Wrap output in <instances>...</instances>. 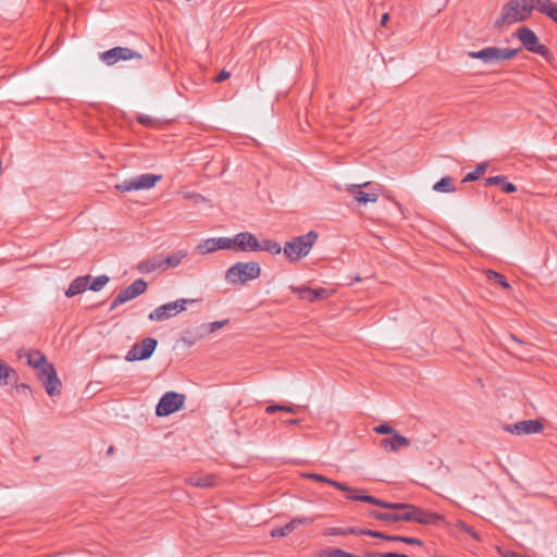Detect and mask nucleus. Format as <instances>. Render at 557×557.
<instances>
[{"instance_id":"nucleus-36","label":"nucleus","mask_w":557,"mask_h":557,"mask_svg":"<svg viewBox=\"0 0 557 557\" xmlns=\"http://www.w3.org/2000/svg\"><path fill=\"white\" fill-rule=\"evenodd\" d=\"M487 163L483 162V163H480L476 165L475 170L472 171V172H469L463 178H462V183H468V182H474V181H478L480 175L484 174L486 169H487Z\"/></svg>"},{"instance_id":"nucleus-17","label":"nucleus","mask_w":557,"mask_h":557,"mask_svg":"<svg viewBox=\"0 0 557 557\" xmlns=\"http://www.w3.org/2000/svg\"><path fill=\"white\" fill-rule=\"evenodd\" d=\"M369 183L359 185H349L347 190L354 194L355 200L360 205H367L368 202H376L379 195L375 193H366L360 190L361 187L368 186Z\"/></svg>"},{"instance_id":"nucleus-3","label":"nucleus","mask_w":557,"mask_h":557,"mask_svg":"<svg viewBox=\"0 0 557 557\" xmlns=\"http://www.w3.org/2000/svg\"><path fill=\"white\" fill-rule=\"evenodd\" d=\"M261 275V267L257 261L236 262L225 272V281L231 285H245Z\"/></svg>"},{"instance_id":"nucleus-15","label":"nucleus","mask_w":557,"mask_h":557,"mask_svg":"<svg viewBox=\"0 0 557 557\" xmlns=\"http://www.w3.org/2000/svg\"><path fill=\"white\" fill-rule=\"evenodd\" d=\"M148 284L144 278L135 280L129 286L121 290L117 295L119 302H127L147 290Z\"/></svg>"},{"instance_id":"nucleus-34","label":"nucleus","mask_w":557,"mask_h":557,"mask_svg":"<svg viewBox=\"0 0 557 557\" xmlns=\"http://www.w3.org/2000/svg\"><path fill=\"white\" fill-rule=\"evenodd\" d=\"M110 281V277L107 274H101L95 278L91 277L87 289H90L92 292H99Z\"/></svg>"},{"instance_id":"nucleus-33","label":"nucleus","mask_w":557,"mask_h":557,"mask_svg":"<svg viewBox=\"0 0 557 557\" xmlns=\"http://www.w3.org/2000/svg\"><path fill=\"white\" fill-rule=\"evenodd\" d=\"M399 513V520L406 522H416L418 513H420V507L408 504L407 508Z\"/></svg>"},{"instance_id":"nucleus-25","label":"nucleus","mask_w":557,"mask_h":557,"mask_svg":"<svg viewBox=\"0 0 557 557\" xmlns=\"http://www.w3.org/2000/svg\"><path fill=\"white\" fill-rule=\"evenodd\" d=\"M137 270L140 273H145V274L151 273V272H153L156 270H161L162 271L161 253L157 255V256H153L150 259L140 261L137 264Z\"/></svg>"},{"instance_id":"nucleus-59","label":"nucleus","mask_w":557,"mask_h":557,"mask_svg":"<svg viewBox=\"0 0 557 557\" xmlns=\"http://www.w3.org/2000/svg\"><path fill=\"white\" fill-rule=\"evenodd\" d=\"M123 302H119L117 301V296L113 299V301L111 302V306H110V311H113L116 307H119L120 305H122Z\"/></svg>"},{"instance_id":"nucleus-8","label":"nucleus","mask_w":557,"mask_h":557,"mask_svg":"<svg viewBox=\"0 0 557 557\" xmlns=\"http://www.w3.org/2000/svg\"><path fill=\"white\" fill-rule=\"evenodd\" d=\"M195 301V299L180 298L175 301L161 305L149 313L148 319L150 321L168 320L186 310L187 304H193Z\"/></svg>"},{"instance_id":"nucleus-37","label":"nucleus","mask_w":557,"mask_h":557,"mask_svg":"<svg viewBox=\"0 0 557 557\" xmlns=\"http://www.w3.org/2000/svg\"><path fill=\"white\" fill-rule=\"evenodd\" d=\"M486 276L488 280H492L494 281L496 284L500 285L504 289H509L510 288V284L508 283L507 278L505 275L498 273V272H495L493 270H487L486 271Z\"/></svg>"},{"instance_id":"nucleus-57","label":"nucleus","mask_w":557,"mask_h":557,"mask_svg":"<svg viewBox=\"0 0 557 557\" xmlns=\"http://www.w3.org/2000/svg\"><path fill=\"white\" fill-rule=\"evenodd\" d=\"M388 20H389V14H388V13H384V14L381 16V22H380V24H381L382 26H385V25L387 24Z\"/></svg>"},{"instance_id":"nucleus-50","label":"nucleus","mask_w":557,"mask_h":557,"mask_svg":"<svg viewBox=\"0 0 557 557\" xmlns=\"http://www.w3.org/2000/svg\"><path fill=\"white\" fill-rule=\"evenodd\" d=\"M138 123H140L144 126H151L154 122L153 117L149 115H139L137 117Z\"/></svg>"},{"instance_id":"nucleus-13","label":"nucleus","mask_w":557,"mask_h":557,"mask_svg":"<svg viewBox=\"0 0 557 557\" xmlns=\"http://www.w3.org/2000/svg\"><path fill=\"white\" fill-rule=\"evenodd\" d=\"M235 251L256 252L259 248V239L250 232H240L234 235Z\"/></svg>"},{"instance_id":"nucleus-63","label":"nucleus","mask_w":557,"mask_h":557,"mask_svg":"<svg viewBox=\"0 0 557 557\" xmlns=\"http://www.w3.org/2000/svg\"><path fill=\"white\" fill-rule=\"evenodd\" d=\"M405 557H410V556H408V555H405Z\"/></svg>"},{"instance_id":"nucleus-29","label":"nucleus","mask_w":557,"mask_h":557,"mask_svg":"<svg viewBox=\"0 0 557 557\" xmlns=\"http://www.w3.org/2000/svg\"><path fill=\"white\" fill-rule=\"evenodd\" d=\"M302 409L300 405H281V404H271L265 407V413L273 414L277 411L287 412V413H298Z\"/></svg>"},{"instance_id":"nucleus-23","label":"nucleus","mask_w":557,"mask_h":557,"mask_svg":"<svg viewBox=\"0 0 557 557\" xmlns=\"http://www.w3.org/2000/svg\"><path fill=\"white\" fill-rule=\"evenodd\" d=\"M357 490H358V492H347L348 493L347 498L350 500L363 502V503H368V504L384 508L385 500L364 494V492H366L364 490H360V488H357Z\"/></svg>"},{"instance_id":"nucleus-46","label":"nucleus","mask_w":557,"mask_h":557,"mask_svg":"<svg viewBox=\"0 0 557 557\" xmlns=\"http://www.w3.org/2000/svg\"><path fill=\"white\" fill-rule=\"evenodd\" d=\"M408 504L409 503H391L385 500L384 508L404 511L407 508Z\"/></svg>"},{"instance_id":"nucleus-56","label":"nucleus","mask_w":557,"mask_h":557,"mask_svg":"<svg viewBox=\"0 0 557 557\" xmlns=\"http://www.w3.org/2000/svg\"><path fill=\"white\" fill-rule=\"evenodd\" d=\"M502 555L504 557H521L520 554H518V553H516L513 550H506V552L502 553Z\"/></svg>"},{"instance_id":"nucleus-27","label":"nucleus","mask_w":557,"mask_h":557,"mask_svg":"<svg viewBox=\"0 0 557 557\" xmlns=\"http://www.w3.org/2000/svg\"><path fill=\"white\" fill-rule=\"evenodd\" d=\"M537 11L557 23V3L550 0H539Z\"/></svg>"},{"instance_id":"nucleus-43","label":"nucleus","mask_w":557,"mask_h":557,"mask_svg":"<svg viewBox=\"0 0 557 557\" xmlns=\"http://www.w3.org/2000/svg\"><path fill=\"white\" fill-rule=\"evenodd\" d=\"M459 528L465 531L466 533H468L473 540L480 542L481 541V535L475 532L473 530L472 527H470L469 524L465 523V522H459Z\"/></svg>"},{"instance_id":"nucleus-4","label":"nucleus","mask_w":557,"mask_h":557,"mask_svg":"<svg viewBox=\"0 0 557 557\" xmlns=\"http://www.w3.org/2000/svg\"><path fill=\"white\" fill-rule=\"evenodd\" d=\"M318 233L310 231L305 235L296 236L292 240L286 242L283 248L285 257L290 261H298L306 257L318 239Z\"/></svg>"},{"instance_id":"nucleus-31","label":"nucleus","mask_w":557,"mask_h":557,"mask_svg":"<svg viewBox=\"0 0 557 557\" xmlns=\"http://www.w3.org/2000/svg\"><path fill=\"white\" fill-rule=\"evenodd\" d=\"M433 190L437 193H454L456 186L454 180L450 176H444L433 185Z\"/></svg>"},{"instance_id":"nucleus-35","label":"nucleus","mask_w":557,"mask_h":557,"mask_svg":"<svg viewBox=\"0 0 557 557\" xmlns=\"http://www.w3.org/2000/svg\"><path fill=\"white\" fill-rule=\"evenodd\" d=\"M197 252L207 255L216 251L215 238H208L199 243L196 247Z\"/></svg>"},{"instance_id":"nucleus-42","label":"nucleus","mask_w":557,"mask_h":557,"mask_svg":"<svg viewBox=\"0 0 557 557\" xmlns=\"http://www.w3.org/2000/svg\"><path fill=\"white\" fill-rule=\"evenodd\" d=\"M290 528L287 524L283 527H275L271 530L270 534L272 537H283L290 534Z\"/></svg>"},{"instance_id":"nucleus-54","label":"nucleus","mask_w":557,"mask_h":557,"mask_svg":"<svg viewBox=\"0 0 557 557\" xmlns=\"http://www.w3.org/2000/svg\"><path fill=\"white\" fill-rule=\"evenodd\" d=\"M403 540H404V535H387V537H385V541H389V542L403 543Z\"/></svg>"},{"instance_id":"nucleus-5","label":"nucleus","mask_w":557,"mask_h":557,"mask_svg":"<svg viewBox=\"0 0 557 557\" xmlns=\"http://www.w3.org/2000/svg\"><path fill=\"white\" fill-rule=\"evenodd\" d=\"M513 36L520 40L522 47L525 50L532 53L540 54L548 63L553 64L555 58L552 51L545 45L540 44L539 37L531 28L522 26L516 30Z\"/></svg>"},{"instance_id":"nucleus-9","label":"nucleus","mask_w":557,"mask_h":557,"mask_svg":"<svg viewBox=\"0 0 557 557\" xmlns=\"http://www.w3.org/2000/svg\"><path fill=\"white\" fill-rule=\"evenodd\" d=\"M158 346V341L153 337H146L139 343H135L127 351L125 359L128 362L149 359Z\"/></svg>"},{"instance_id":"nucleus-44","label":"nucleus","mask_w":557,"mask_h":557,"mask_svg":"<svg viewBox=\"0 0 557 557\" xmlns=\"http://www.w3.org/2000/svg\"><path fill=\"white\" fill-rule=\"evenodd\" d=\"M359 532H360L359 535H368V536H371L374 539H382V540H385V537H387V535H388L383 532L374 531V530H370V529H360Z\"/></svg>"},{"instance_id":"nucleus-62","label":"nucleus","mask_w":557,"mask_h":557,"mask_svg":"<svg viewBox=\"0 0 557 557\" xmlns=\"http://www.w3.org/2000/svg\"><path fill=\"white\" fill-rule=\"evenodd\" d=\"M510 338H511L512 341H515V342L519 343V344H522V342H521V341H519V339L517 338V336H516V335H513V334H510Z\"/></svg>"},{"instance_id":"nucleus-1","label":"nucleus","mask_w":557,"mask_h":557,"mask_svg":"<svg viewBox=\"0 0 557 557\" xmlns=\"http://www.w3.org/2000/svg\"><path fill=\"white\" fill-rule=\"evenodd\" d=\"M539 0H509L502 8V14L494 22L493 27L500 29L505 25H511L529 20L534 10L537 11Z\"/></svg>"},{"instance_id":"nucleus-49","label":"nucleus","mask_w":557,"mask_h":557,"mask_svg":"<svg viewBox=\"0 0 557 557\" xmlns=\"http://www.w3.org/2000/svg\"><path fill=\"white\" fill-rule=\"evenodd\" d=\"M372 557H405L406 554L401 553H395V552H388V553H379V552H372Z\"/></svg>"},{"instance_id":"nucleus-6","label":"nucleus","mask_w":557,"mask_h":557,"mask_svg":"<svg viewBox=\"0 0 557 557\" xmlns=\"http://www.w3.org/2000/svg\"><path fill=\"white\" fill-rule=\"evenodd\" d=\"M162 180V175L145 173L132 178L124 180L122 183L115 185V189L125 193L132 190L150 189Z\"/></svg>"},{"instance_id":"nucleus-7","label":"nucleus","mask_w":557,"mask_h":557,"mask_svg":"<svg viewBox=\"0 0 557 557\" xmlns=\"http://www.w3.org/2000/svg\"><path fill=\"white\" fill-rule=\"evenodd\" d=\"M186 397L177 392H166L159 399L156 406L157 417H168L183 408Z\"/></svg>"},{"instance_id":"nucleus-52","label":"nucleus","mask_w":557,"mask_h":557,"mask_svg":"<svg viewBox=\"0 0 557 557\" xmlns=\"http://www.w3.org/2000/svg\"><path fill=\"white\" fill-rule=\"evenodd\" d=\"M344 549H341V548H330L325 555L327 557H343V554H344Z\"/></svg>"},{"instance_id":"nucleus-53","label":"nucleus","mask_w":557,"mask_h":557,"mask_svg":"<svg viewBox=\"0 0 557 557\" xmlns=\"http://www.w3.org/2000/svg\"><path fill=\"white\" fill-rule=\"evenodd\" d=\"M383 513L382 511H379V510H375V509H372L368 512V516L371 517V518H374V519H377V520H381V517H383Z\"/></svg>"},{"instance_id":"nucleus-45","label":"nucleus","mask_w":557,"mask_h":557,"mask_svg":"<svg viewBox=\"0 0 557 557\" xmlns=\"http://www.w3.org/2000/svg\"><path fill=\"white\" fill-rule=\"evenodd\" d=\"M374 432L377 434L393 435L396 432V430L389 426L387 423H382L374 428Z\"/></svg>"},{"instance_id":"nucleus-12","label":"nucleus","mask_w":557,"mask_h":557,"mask_svg":"<svg viewBox=\"0 0 557 557\" xmlns=\"http://www.w3.org/2000/svg\"><path fill=\"white\" fill-rule=\"evenodd\" d=\"M504 430L515 435L522 434H537L544 430V424L541 420H522L515 424H507Z\"/></svg>"},{"instance_id":"nucleus-40","label":"nucleus","mask_w":557,"mask_h":557,"mask_svg":"<svg viewBox=\"0 0 557 557\" xmlns=\"http://www.w3.org/2000/svg\"><path fill=\"white\" fill-rule=\"evenodd\" d=\"M313 522V518L302 517V518H294L288 523V528H290V532L295 531L298 527L304 524H310Z\"/></svg>"},{"instance_id":"nucleus-11","label":"nucleus","mask_w":557,"mask_h":557,"mask_svg":"<svg viewBox=\"0 0 557 557\" xmlns=\"http://www.w3.org/2000/svg\"><path fill=\"white\" fill-rule=\"evenodd\" d=\"M228 323V320H221V321H214L210 323H205L200 325L197 330H188L185 331V335L183 336V342L186 343L188 346H191L194 343H196L198 339L202 338L205 333L210 334L215 332L216 330L225 326Z\"/></svg>"},{"instance_id":"nucleus-39","label":"nucleus","mask_w":557,"mask_h":557,"mask_svg":"<svg viewBox=\"0 0 557 557\" xmlns=\"http://www.w3.org/2000/svg\"><path fill=\"white\" fill-rule=\"evenodd\" d=\"M234 236L233 237H219L215 238V246L218 249H232L235 251V246L233 244Z\"/></svg>"},{"instance_id":"nucleus-60","label":"nucleus","mask_w":557,"mask_h":557,"mask_svg":"<svg viewBox=\"0 0 557 557\" xmlns=\"http://www.w3.org/2000/svg\"><path fill=\"white\" fill-rule=\"evenodd\" d=\"M343 557H362V555H356L352 553L344 552Z\"/></svg>"},{"instance_id":"nucleus-20","label":"nucleus","mask_w":557,"mask_h":557,"mask_svg":"<svg viewBox=\"0 0 557 557\" xmlns=\"http://www.w3.org/2000/svg\"><path fill=\"white\" fill-rule=\"evenodd\" d=\"M90 280L91 275H83L74 278L70 284L69 288L65 290V296L67 298H72L76 295L84 293L87 289Z\"/></svg>"},{"instance_id":"nucleus-61","label":"nucleus","mask_w":557,"mask_h":557,"mask_svg":"<svg viewBox=\"0 0 557 557\" xmlns=\"http://www.w3.org/2000/svg\"><path fill=\"white\" fill-rule=\"evenodd\" d=\"M113 453H114V447H113V446H110V447L108 448V450H107V455H108V456H111V455H113Z\"/></svg>"},{"instance_id":"nucleus-16","label":"nucleus","mask_w":557,"mask_h":557,"mask_svg":"<svg viewBox=\"0 0 557 557\" xmlns=\"http://www.w3.org/2000/svg\"><path fill=\"white\" fill-rule=\"evenodd\" d=\"M409 438L399 434L397 431L392 437L381 440L380 445L386 450L398 451L399 449L409 446Z\"/></svg>"},{"instance_id":"nucleus-55","label":"nucleus","mask_w":557,"mask_h":557,"mask_svg":"<svg viewBox=\"0 0 557 557\" xmlns=\"http://www.w3.org/2000/svg\"><path fill=\"white\" fill-rule=\"evenodd\" d=\"M300 422H301L300 419H287V420H283L282 424H284V425H298Z\"/></svg>"},{"instance_id":"nucleus-19","label":"nucleus","mask_w":557,"mask_h":557,"mask_svg":"<svg viewBox=\"0 0 557 557\" xmlns=\"http://www.w3.org/2000/svg\"><path fill=\"white\" fill-rule=\"evenodd\" d=\"M520 49H511V48H499V47H490V55H491V64L499 63L502 61L511 60L518 53Z\"/></svg>"},{"instance_id":"nucleus-10","label":"nucleus","mask_w":557,"mask_h":557,"mask_svg":"<svg viewBox=\"0 0 557 557\" xmlns=\"http://www.w3.org/2000/svg\"><path fill=\"white\" fill-rule=\"evenodd\" d=\"M141 60L143 55L127 47H114L100 53V60L107 65H114L119 61Z\"/></svg>"},{"instance_id":"nucleus-48","label":"nucleus","mask_w":557,"mask_h":557,"mask_svg":"<svg viewBox=\"0 0 557 557\" xmlns=\"http://www.w3.org/2000/svg\"><path fill=\"white\" fill-rule=\"evenodd\" d=\"M403 543L405 544H408V545H417V546H424V542L418 537H411V536H405L404 535V540H403Z\"/></svg>"},{"instance_id":"nucleus-2","label":"nucleus","mask_w":557,"mask_h":557,"mask_svg":"<svg viewBox=\"0 0 557 557\" xmlns=\"http://www.w3.org/2000/svg\"><path fill=\"white\" fill-rule=\"evenodd\" d=\"M36 354L38 355V361H29V367L37 370V376L50 397L60 395L62 382L57 374L53 363L48 362L47 357L40 350H36Z\"/></svg>"},{"instance_id":"nucleus-58","label":"nucleus","mask_w":557,"mask_h":557,"mask_svg":"<svg viewBox=\"0 0 557 557\" xmlns=\"http://www.w3.org/2000/svg\"><path fill=\"white\" fill-rule=\"evenodd\" d=\"M29 361H38V355L36 351L34 354H28L27 356V364L29 366Z\"/></svg>"},{"instance_id":"nucleus-41","label":"nucleus","mask_w":557,"mask_h":557,"mask_svg":"<svg viewBox=\"0 0 557 557\" xmlns=\"http://www.w3.org/2000/svg\"><path fill=\"white\" fill-rule=\"evenodd\" d=\"M12 391L16 394H27L30 392V386L26 383H18V379H14L12 383Z\"/></svg>"},{"instance_id":"nucleus-51","label":"nucleus","mask_w":557,"mask_h":557,"mask_svg":"<svg viewBox=\"0 0 557 557\" xmlns=\"http://www.w3.org/2000/svg\"><path fill=\"white\" fill-rule=\"evenodd\" d=\"M231 73L226 70H222L214 78V82L221 83L230 78Z\"/></svg>"},{"instance_id":"nucleus-14","label":"nucleus","mask_w":557,"mask_h":557,"mask_svg":"<svg viewBox=\"0 0 557 557\" xmlns=\"http://www.w3.org/2000/svg\"><path fill=\"white\" fill-rule=\"evenodd\" d=\"M289 289L292 290V293L298 294L300 299L308 300L309 302H314L320 299H326L333 294V290H329L322 287L312 289L307 286L292 285L289 286Z\"/></svg>"},{"instance_id":"nucleus-24","label":"nucleus","mask_w":557,"mask_h":557,"mask_svg":"<svg viewBox=\"0 0 557 557\" xmlns=\"http://www.w3.org/2000/svg\"><path fill=\"white\" fill-rule=\"evenodd\" d=\"M444 520V516L420 507V513H418L416 522L425 525H438Z\"/></svg>"},{"instance_id":"nucleus-30","label":"nucleus","mask_w":557,"mask_h":557,"mask_svg":"<svg viewBox=\"0 0 557 557\" xmlns=\"http://www.w3.org/2000/svg\"><path fill=\"white\" fill-rule=\"evenodd\" d=\"M215 482V476L207 474L203 476H190L186 479V483L196 487H211Z\"/></svg>"},{"instance_id":"nucleus-38","label":"nucleus","mask_w":557,"mask_h":557,"mask_svg":"<svg viewBox=\"0 0 557 557\" xmlns=\"http://www.w3.org/2000/svg\"><path fill=\"white\" fill-rule=\"evenodd\" d=\"M467 55L471 59H479L486 64H491L490 47L483 48L479 51H469Z\"/></svg>"},{"instance_id":"nucleus-22","label":"nucleus","mask_w":557,"mask_h":557,"mask_svg":"<svg viewBox=\"0 0 557 557\" xmlns=\"http://www.w3.org/2000/svg\"><path fill=\"white\" fill-rule=\"evenodd\" d=\"M14 379H18L16 370L0 358V386L12 384Z\"/></svg>"},{"instance_id":"nucleus-18","label":"nucleus","mask_w":557,"mask_h":557,"mask_svg":"<svg viewBox=\"0 0 557 557\" xmlns=\"http://www.w3.org/2000/svg\"><path fill=\"white\" fill-rule=\"evenodd\" d=\"M302 476L306 478V479H310L312 481H315V482H321V483H325V484L332 485V486H334L335 488H337L338 491H342V492H358V490H356L354 487H350V486L346 485L345 483L332 480V479L326 478V476H324V475H322L320 473L308 472V473H304Z\"/></svg>"},{"instance_id":"nucleus-28","label":"nucleus","mask_w":557,"mask_h":557,"mask_svg":"<svg viewBox=\"0 0 557 557\" xmlns=\"http://www.w3.org/2000/svg\"><path fill=\"white\" fill-rule=\"evenodd\" d=\"M360 529L355 527H332L324 530L325 536H346V535H359Z\"/></svg>"},{"instance_id":"nucleus-26","label":"nucleus","mask_w":557,"mask_h":557,"mask_svg":"<svg viewBox=\"0 0 557 557\" xmlns=\"http://www.w3.org/2000/svg\"><path fill=\"white\" fill-rule=\"evenodd\" d=\"M186 256L185 250H177L169 256L161 253L162 271L177 267Z\"/></svg>"},{"instance_id":"nucleus-21","label":"nucleus","mask_w":557,"mask_h":557,"mask_svg":"<svg viewBox=\"0 0 557 557\" xmlns=\"http://www.w3.org/2000/svg\"><path fill=\"white\" fill-rule=\"evenodd\" d=\"M485 186H499L506 194H512L517 191V186L508 182L505 175H496L485 178Z\"/></svg>"},{"instance_id":"nucleus-32","label":"nucleus","mask_w":557,"mask_h":557,"mask_svg":"<svg viewBox=\"0 0 557 557\" xmlns=\"http://www.w3.org/2000/svg\"><path fill=\"white\" fill-rule=\"evenodd\" d=\"M258 251H267L272 255H278L282 251V247L276 240L265 238L259 240Z\"/></svg>"},{"instance_id":"nucleus-47","label":"nucleus","mask_w":557,"mask_h":557,"mask_svg":"<svg viewBox=\"0 0 557 557\" xmlns=\"http://www.w3.org/2000/svg\"><path fill=\"white\" fill-rule=\"evenodd\" d=\"M381 521L387 522V523H396L400 522L399 520V513L398 512H384L383 517H381Z\"/></svg>"}]
</instances>
